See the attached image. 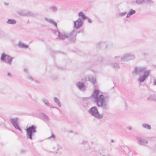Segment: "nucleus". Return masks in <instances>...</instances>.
I'll return each mask as SVG.
<instances>
[{
  "instance_id": "5",
  "label": "nucleus",
  "mask_w": 156,
  "mask_h": 156,
  "mask_svg": "<svg viewBox=\"0 0 156 156\" xmlns=\"http://www.w3.org/2000/svg\"><path fill=\"white\" fill-rule=\"evenodd\" d=\"M36 129V128L34 125H32L27 128L26 129L27 137L31 140H32L33 135L37 132Z\"/></svg>"
},
{
  "instance_id": "10",
  "label": "nucleus",
  "mask_w": 156,
  "mask_h": 156,
  "mask_svg": "<svg viewBox=\"0 0 156 156\" xmlns=\"http://www.w3.org/2000/svg\"><path fill=\"white\" fill-rule=\"evenodd\" d=\"M83 20L79 18L76 21L74 22V27L78 29L83 25Z\"/></svg>"
},
{
  "instance_id": "33",
  "label": "nucleus",
  "mask_w": 156,
  "mask_h": 156,
  "mask_svg": "<svg viewBox=\"0 0 156 156\" xmlns=\"http://www.w3.org/2000/svg\"><path fill=\"white\" fill-rule=\"evenodd\" d=\"M127 129L129 130H131L132 129V127L130 126H128L127 127Z\"/></svg>"
},
{
  "instance_id": "39",
  "label": "nucleus",
  "mask_w": 156,
  "mask_h": 156,
  "mask_svg": "<svg viewBox=\"0 0 156 156\" xmlns=\"http://www.w3.org/2000/svg\"><path fill=\"white\" fill-rule=\"evenodd\" d=\"M153 84L154 85H156V80L154 82H153Z\"/></svg>"
},
{
  "instance_id": "37",
  "label": "nucleus",
  "mask_w": 156,
  "mask_h": 156,
  "mask_svg": "<svg viewBox=\"0 0 156 156\" xmlns=\"http://www.w3.org/2000/svg\"><path fill=\"white\" fill-rule=\"evenodd\" d=\"M98 60H100V62H102L103 60V58H99Z\"/></svg>"
},
{
  "instance_id": "25",
  "label": "nucleus",
  "mask_w": 156,
  "mask_h": 156,
  "mask_svg": "<svg viewBox=\"0 0 156 156\" xmlns=\"http://www.w3.org/2000/svg\"><path fill=\"white\" fill-rule=\"evenodd\" d=\"M18 46L22 48H27L28 47V46L21 42L19 43L18 44Z\"/></svg>"
},
{
  "instance_id": "1",
  "label": "nucleus",
  "mask_w": 156,
  "mask_h": 156,
  "mask_svg": "<svg viewBox=\"0 0 156 156\" xmlns=\"http://www.w3.org/2000/svg\"><path fill=\"white\" fill-rule=\"evenodd\" d=\"M99 92V90L95 89L91 96L95 99V102L98 107L101 108L104 111H107L109 108V105L107 103L109 97H105L102 94L98 95Z\"/></svg>"
},
{
  "instance_id": "6",
  "label": "nucleus",
  "mask_w": 156,
  "mask_h": 156,
  "mask_svg": "<svg viewBox=\"0 0 156 156\" xmlns=\"http://www.w3.org/2000/svg\"><path fill=\"white\" fill-rule=\"evenodd\" d=\"M36 129V128L34 125H32L27 128L26 129L27 137L31 140H32L33 135L37 132Z\"/></svg>"
},
{
  "instance_id": "28",
  "label": "nucleus",
  "mask_w": 156,
  "mask_h": 156,
  "mask_svg": "<svg viewBox=\"0 0 156 156\" xmlns=\"http://www.w3.org/2000/svg\"><path fill=\"white\" fill-rule=\"evenodd\" d=\"M42 101L47 106L49 105V103L48 100L44 98L42 99Z\"/></svg>"
},
{
  "instance_id": "21",
  "label": "nucleus",
  "mask_w": 156,
  "mask_h": 156,
  "mask_svg": "<svg viewBox=\"0 0 156 156\" xmlns=\"http://www.w3.org/2000/svg\"><path fill=\"white\" fill-rule=\"evenodd\" d=\"M142 126L143 128L148 129H151V126L147 124H143L142 125Z\"/></svg>"
},
{
  "instance_id": "32",
  "label": "nucleus",
  "mask_w": 156,
  "mask_h": 156,
  "mask_svg": "<svg viewBox=\"0 0 156 156\" xmlns=\"http://www.w3.org/2000/svg\"><path fill=\"white\" fill-rule=\"evenodd\" d=\"M53 138L54 139L55 138V136L53 133H52L51 135L49 137V138Z\"/></svg>"
},
{
  "instance_id": "9",
  "label": "nucleus",
  "mask_w": 156,
  "mask_h": 156,
  "mask_svg": "<svg viewBox=\"0 0 156 156\" xmlns=\"http://www.w3.org/2000/svg\"><path fill=\"white\" fill-rule=\"evenodd\" d=\"M18 13L19 14L23 16L35 17L37 16L36 14H35L32 12L28 10H22L19 11Z\"/></svg>"
},
{
  "instance_id": "36",
  "label": "nucleus",
  "mask_w": 156,
  "mask_h": 156,
  "mask_svg": "<svg viewBox=\"0 0 156 156\" xmlns=\"http://www.w3.org/2000/svg\"><path fill=\"white\" fill-rule=\"evenodd\" d=\"M26 151L25 150L22 149L21 151V153H24Z\"/></svg>"
},
{
  "instance_id": "41",
  "label": "nucleus",
  "mask_w": 156,
  "mask_h": 156,
  "mask_svg": "<svg viewBox=\"0 0 156 156\" xmlns=\"http://www.w3.org/2000/svg\"><path fill=\"white\" fill-rule=\"evenodd\" d=\"M111 142H114V140H111Z\"/></svg>"
},
{
  "instance_id": "35",
  "label": "nucleus",
  "mask_w": 156,
  "mask_h": 156,
  "mask_svg": "<svg viewBox=\"0 0 156 156\" xmlns=\"http://www.w3.org/2000/svg\"><path fill=\"white\" fill-rule=\"evenodd\" d=\"M48 106H49V107H50V108H54V106H53V105H51L50 104H49V105H48Z\"/></svg>"
},
{
  "instance_id": "24",
  "label": "nucleus",
  "mask_w": 156,
  "mask_h": 156,
  "mask_svg": "<svg viewBox=\"0 0 156 156\" xmlns=\"http://www.w3.org/2000/svg\"><path fill=\"white\" fill-rule=\"evenodd\" d=\"M7 23L9 24H13L16 23V21L15 20L9 19L8 20Z\"/></svg>"
},
{
  "instance_id": "17",
  "label": "nucleus",
  "mask_w": 156,
  "mask_h": 156,
  "mask_svg": "<svg viewBox=\"0 0 156 156\" xmlns=\"http://www.w3.org/2000/svg\"><path fill=\"white\" fill-rule=\"evenodd\" d=\"M148 101H156V96L154 95H150L147 98Z\"/></svg>"
},
{
  "instance_id": "18",
  "label": "nucleus",
  "mask_w": 156,
  "mask_h": 156,
  "mask_svg": "<svg viewBox=\"0 0 156 156\" xmlns=\"http://www.w3.org/2000/svg\"><path fill=\"white\" fill-rule=\"evenodd\" d=\"M105 46V48H107L106 46V44L105 42H104L102 41L98 42L97 44V46L98 48H99L101 46L102 47H104V46Z\"/></svg>"
},
{
  "instance_id": "8",
  "label": "nucleus",
  "mask_w": 156,
  "mask_h": 156,
  "mask_svg": "<svg viewBox=\"0 0 156 156\" xmlns=\"http://www.w3.org/2000/svg\"><path fill=\"white\" fill-rule=\"evenodd\" d=\"M135 56L130 53L126 54L122 57L119 58V56L115 57V58H119L121 59L122 61L125 62L129 60H132L135 58Z\"/></svg>"
},
{
  "instance_id": "29",
  "label": "nucleus",
  "mask_w": 156,
  "mask_h": 156,
  "mask_svg": "<svg viewBox=\"0 0 156 156\" xmlns=\"http://www.w3.org/2000/svg\"><path fill=\"white\" fill-rule=\"evenodd\" d=\"M126 14V12H124L121 13H119V15L120 16H125Z\"/></svg>"
},
{
  "instance_id": "16",
  "label": "nucleus",
  "mask_w": 156,
  "mask_h": 156,
  "mask_svg": "<svg viewBox=\"0 0 156 156\" xmlns=\"http://www.w3.org/2000/svg\"><path fill=\"white\" fill-rule=\"evenodd\" d=\"M41 116L42 117V119L45 122H49V119L48 117L44 113H42L41 114Z\"/></svg>"
},
{
  "instance_id": "34",
  "label": "nucleus",
  "mask_w": 156,
  "mask_h": 156,
  "mask_svg": "<svg viewBox=\"0 0 156 156\" xmlns=\"http://www.w3.org/2000/svg\"><path fill=\"white\" fill-rule=\"evenodd\" d=\"M87 19L88 20V21L89 23H92V21L89 18L87 17Z\"/></svg>"
},
{
  "instance_id": "22",
  "label": "nucleus",
  "mask_w": 156,
  "mask_h": 156,
  "mask_svg": "<svg viewBox=\"0 0 156 156\" xmlns=\"http://www.w3.org/2000/svg\"><path fill=\"white\" fill-rule=\"evenodd\" d=\"M89 80L91 82L94 84L95 83V78L92 76H90L88 77Z\"/></svg>"
},
{
  "instance_id": "14",
  "label": "nucleus",
  "mask_w": 156,
  "mask_h": 156,
  "mask_svg": "<svg viewBox=\"0 0 156 156\" xmlns=\"http://www.w3.org/2000/svg\"><path fill=\"white\" fill-rule=\"evenodd\" d=\"M138 142L139 144L142 145H145L147 143V141L142 138H138Z\"/></svg>"
},
{
  "instance_id": "38",
  "label": "nucleus",
  "mask_w": 156,
  "mask_h": 156,
  "mask_svg": "<svg viewBox=\"0 0 156 156\" xmlns=\"http://www.w3.org/2000/svg\"><path fill=\"white\" fill-rule=\"evenodd\" d=\"M24 70L25 72H27L28 71L27 69L26 68L24 69Z\"/></svg>"
},
{
  "instance_id": "20",
  "label": "nucleus",
  "mask_w": 156,
  "mask_h": 156,
  "mask_svg": "<svg viewBox=\"0 0 156 156\" xmlns=\"http://www.w3.org/2000/svg\"><path fill=\"white\" fill-rule=\"evenodd\" d=\"M78 15L80 17H81L83 20L87 19V17L85 15L84 13L82 12H80L78 13Z\"/></svg>"
},
{
  "instance_id": "27",
  "label": "nucleus",
  "mask_w": 156,
  "mask_h": 156,
  "mask_svg": "<svg viewBox=\"0 0 156 156\" xmlns=\"http://www.w3.org/2000/svg\"><path fill=\"white\" fill-rule=\"evenodd\" d=\"M113 68L115 69H117L119 68V64L118 63H115L112 66Z\"/></svg>"
},
{
  "instance_id": "15",
  "label": "nucleus",
  "mask_w": 156,
  "mask_h": 156,
  "mask_svg": "<svg viewBox=\"0 0 156 156\" xmlns=\"http://www.w3.org/2000/svg\"><path fill=\"white\" fill-rule=\"evenodd\" d=\"M45 20L48 23L54 25L57 28V23L54 21V20L51 19H48L47 18H45Z\"/></svg>"
},
{
  "instance_id": "30",
  "label": "nucleus",
  "mask_w": 156,
  "mask_h": 156,
  "mask_svg": "<svg viewBox=\"0 0 156 156\" xmlns=\"http://www.w3.org/2000/svg\"><path fill=\"white\" fill-rule=\"evenodd\" d=\"M27 78L28 79L32 81L33 80V78L31 76H28L27 77Z\"/></svg>"
},
{
  "instance_id": "2",
  "label": "nucleus",
  "mask_w": 156,
  "mask_h": 156,
  "mask_svg": "<svg viewBox=\"0 0 156 156\" xmlns=\"http://www.w3.org/2000/svg\"><path fill=\"white\" fill-rule=\"evenodd\" d=\"M151 71L150 70H146L145 67H135L134 70L132 72V74L134 76H136L138 75H140L142 73H144L142 75H140L138 79V81L140 82H144L148 76Z\"/></svg>"
},
{
  "instance_id": "4",
  "label": "nucleus",
  "mask_w": 156,
  "mask_h": 156,
  "mask_svg": "<svg viewBox=\"0 0 156 156\" xmlns=\"http://www.w3.org/2000/svg\"><path fill=\"white\" fill-rule=\"evenodd\" d=\"M88 112L91 116L98 119H101L103 117V115L99 114L98 109L96 106L91 108Z\"/></svg>"
},
{
  "instance_id": "11",
  "label": "nucleus",
  "mask_w": 156,
  "mask_h": 156,
  "mask_svg": "<svg viewBox=\"0 0 156 156\" xmlns=\"http://www.w3.org/2000/svg\"><path fill=\"white\" fill-rule=\"evenodd\" d=\"M12 123L14 127L17 129L19 130L20 132H22V130L19 126L18 124V118L16 117L11 119Z\"/></svg>"
},
{
  "instance_id": "13",
  "label": "nucleus",
  "mask_w": 156,
  "mask_h": 156,
  "mask_svg": "<svg viewBox=\"0 0 156 156\" xmlns=\"http://www.w3.org/2000/svg\"><path fill=\"white\" fill-rule=\"evenodd\" d=\"M77 87L81 91H84L86 90L87 87L84 83L81 82H78L76 84Z\"/></svg>"
},
{
  "instance_id": "7",
  "label": "nucleus",
  "mask_w": 156,
  "mask_h": 156,
  "mask_svg": "<svg viewBox=\"0 0 156 156\" xmlns=\"http://www.w3.org/2000/svg\"><path fill=\"white\" fill-rule=\"evenodd\" d=\"M13 59V57L6 55L5 53H3L2 54L0 58L1 60L2 61H4L10 65L12 64V62Z\"/></svg>"
},
{
  "instance_id": "26",
  "label": "nucleus",
  "mask_w": 156,
  "mask_h": 156,
  "mask_svg": "<svg viewBox=\"0 0 156 156\" xmlns=\"http://www.w3.org/2000/svg\"><path fill=\"white\" fill-rule=\"evenodd\" d=\"M49 9L53 12H56L57 10V8L56 6H55L51 7L49 8Z\"/></svg>"
},
{
  "instance_id": "40",
  "label": "nucleus",
  "mask_w": 156,
  "mask_h": 156,
  "mask_svg": "<svg viewBox=\"0 0 156 156\" xmlns=\"http://www.w3.org/2000/svg\"><path fill=\"white\" fill-rule=\"evenodd\" d=\"M7 75H8V76H11V74H10V73H7Z\"/></svg>"
},
{
  "instance_id": "31",
  "label": "nucleus",
  "mask_w": 156,
  "mask_h": 156,
  "mask_svg": "<svg viewBox=\"0 0 156 156\" xmlns=\"http://www.w3.org/2000/svg\"><path fill=\"white\" fill-rule=\"evenodd\" d=\"M4 35V33L0 31V37H2Z\"/></svg>"
},
{
  "instance_id": "3",
  "label": "nucleus",
  "mask_w": 156,
  "mask_h": 156,
  "mask_svg": "<svg viewBox=\"0 0 156 156\" xmlns=\"http://www.w3.org/2000/svg\"><path fill=\"white\" fill-rule=\"evenodd\" d=\"M55 34H57L58 38L61 40H64L66 38H68L70 41H75L76 40V33L75 31H73L69 34L65 33L63 34L61 33L58 30H55L54 32Z\"/></svg>"
},
{
  "instance_id": "12",
  "label": "nucleus",
  "mask_w": 156,
  "mask_h": 156,
  "mask_svg": "<svg viewBox=\"0 0 156 156\" xmlns=\"http://www.w3.org/2000/svg\"><path fill=\"white\" fill-rule=\"evenodd\" d=\"M136 3L138 5H143L146 4H152L154 2L152 0H136Z\"/></svg>"
},
{
  "instance_id": "23",
  "label": "nucleus",
  "mask_w": 156,
  "mask_h": 156,
  "mask_svg": "<svg viewBox=\"0 0 156 156\" xmlns=\"http://www.w3.org/2000/svg\"><path fill=\"white\" fill-rule=\"evenodd\" d=\"M54 100L55 102L57 104L59 107H60L61 106V104L59 99L56 97H55L54 98Z\"/></svg>"
},
{
  "instance_id": "19",
  "label": "nucleus",
  "mask_w": 156,
  "mask_h": 156,
  "mask_svg": "<svg viewBox=\"0 0 156 156\" xmlns=\"http://www.w3.org/2000/svg\"><path fill=\"white\" fill-rule=\"evenodd\" d=\"M136 13V11L135 10H133L132 9H131L130 10L129 12L127 14L126 18H128L131 15H133L135 14Z\"/></svg>"
}]
</instances>
